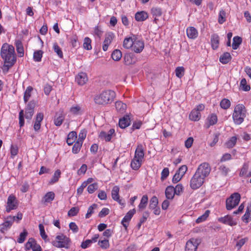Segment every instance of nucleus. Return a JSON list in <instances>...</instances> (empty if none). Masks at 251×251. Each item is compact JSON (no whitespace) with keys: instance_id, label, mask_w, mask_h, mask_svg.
Segmentation results:
<instances>
[{"instance_id":"f257e3e1","label":"nucleus","mask_w":251,"mask_h":251,"mask_svg":"<svg viewBox=\"0 0 251 251\" xmlns=\"http://www.w3.org/2000/svg\"><path fill=\"white\" fill-rule=\"evenodd\" d=\"M0 56L3 60L2 70L7 72L16 63L17 57L13 46L7 43L2 45L0 50Z\"/></svg>"},{"instance_id":"f03ea898","label":"nucleus","mask_w":251,"mask_h":251,"mask_svg":"<svg viewBox=\"0 0 251 251\" xmlns=\"http://www.w3.org/2000/svg\"><path fill=\"white\" fill-rule=\"evenodd\" d=\"M145 156V149L143 145L138 144L130 163L131 168L134 170H138L143 163Z\"/></svg>"},{"instance_id":"7ed1b4c3","label":"nucleus","mask_w":251,"mask_h":251,"mask_svg":"<svg viewBox=\"0 0 251 251\" xmlns=\"http://www.w3.org/2000/svg\"><path fill=\"white\" fill-rule=\"evenodd\" d=\"M116 97L114 91L108 90L102 92L100 94L96 95L94 98L95 102L100 105H104L111 103Z\"/></svg>"},{"instance_id":"20e7f679","label":"nucleus","mask_w":251,"mask_h":251,"mask_svg":"<svg viewBox=\"0 0 251 251\" xmlns=\"http://www.w3.org/2000/svg\"><path fill=\"white\" fill-rule=\"evenodd\" d=\"M246 117V110L242 104L237 105L233 111L232 118L236 125L241 124Z\"/></svg>"},{"instance_id":"39448f33","label":"nucleus","mask_w":251,"mask_h":251,"mask_svg":"<svg viewBox=\"0 0 251 251\" xmlns=\"http://www.w3.org/2000/svg\"><path fill=\"white\" fill-rule=\"evenodd\" d=\"M52 245L58 248L69 249L71 245L70 239L67 236L59 234L57 235L52 241Z\"/></svg>"},{"instance_id":"423d86ee","label":"nucleus","mask_w":251,"mask_h":251,"mask_svg":"<svg viewBox=\"0 0 251 251\" xmlns=\"http://www.w3.org/2000/svg\"><path fill=\"white\" fill-rule=\"evenodd\" d=\"M240 195L235 193L231 195L226 201V207L227 210H231L236 206L240 200Z\"/></svg>"},{"instance_id":"0eeeda50","label":"nucleus","mask_w":251,"mask_h":251,"mask_svg":"<svg viewBox=\"0 0 251 251\" xmlns=\"http://www.w3.org/2000/svg\"><path fill=\"white\" fill-rule=\"evenodd\" d=\"M205 108L203 104H200L194 108L189 114V119L192 121H198L201 118V112Z\"/></svg>"},{"instance_id":"6e6552de","label":"nucleus","mask_w":251,"mask_h":251,"mask_svg":"<svg viewBox=\"0 0 251 251\" xmlns=\"http://www.w3.org/2000/svg\"><path fill=\"white\" fill-rule=\"evenodd\" d=\"M204 180L205 179L199 176L197 174L195 173L190 180V187L193 190L197 189L202 186Z\"/></svg>"},{"instance_id":"1a4fd4ad","label":"nucleus","mask_w":251,"mask_h":251,"mask_svg":"<svg viewBox=\"0 0 251 251\" xmlns=\"http://www.w3.org/2000/svg\"><path fill=\"white\" fill-rule=\"evenodd\" d=\"M210 171L211 168L209 164L204 162L199 165L195 173L205 179L209 175Z\"/></svg>"},{"instance_id":"9d476101","label":"nucleus","mask_w":251,"mask_h":251,"mask_svg":"<svg viewBox=\"0 0 251 251\" xmlns=\"http://www.w3.org/2000/svg\"><path fill=\"white\" fill-rule=\"evenodd\" d=\"M18 207V202L16 198L13 195L9 196L6 206V211L9 212L12 210L16 209Z\"/></svg>"},{"instance_id":"9b49d317","label":"nucleus","mask_w":251,"mask_h":251,"mask_svg":"<svg viewBox=\"0 0 251 251\" xmlns=\"http://www.w3.org/2000/svg\"><path fill=\"white\" fill-rule=\"evenodd\" d=\"M133 42L132 50L136 53H140L144 48V41L136 36Z\"/></svg>"},{"instance_id":"f8f14e48","label":"nucleus","mask_w":251,"mask_h":251,"mask_svg":"<svg viewBox=\"0 0 251 251\" xmlns=\"http://www.w3.org/2000/svg\"><path fill=\"white\" fill-rule=\"evenodd\" d=\"M25 249L26 251L32 250V251H42L41 246L37 244L34 239L30 238L25 244Z\"/></svg>"},{"instance_id":"ddd939ff","label":"nucleus","mask_w":251,"mask_h":251,"mask_svg":"<svg viewBox=\"0 0 251 251\" xmlns=\"http://www.w3.org/2000/svg\"><path fill=\"white\" fill-rule=\"evenodd\" d=\"M119 191L120 188L119 186H114L111 191V197L113 200L118 202L120 205L124 206L125 205V201L122 199H120Z\"/></svg>"},{"instance_id":"4468645a","label":"nucleus","mask_w":251,"mask_h":251,"mask_svg":"<svg viewBox=\"0 0 251 251\" xmlns=\"http://www.w3.org/2000/svg\"><path fill=\"white\" fill-rule=\"evenodd\" d=\"M187 171V167L186 165L181 166L175 174L173 178V182L177 183L180 181Z\"/></svg>"},{"instance_id":"2eb2a0df","label":"nucleus","mask_w":251,"mask_h":251,"mask_svg":"<svg viewBox=\"0 0 251 251\" xmlns=\"http://www.w3.org/2000/svg\"><path fill=\"white\" fill-rule=\"evenodd\" d=\"M14 222V218H12V216H8L5 218L4 222L0 225L1 232L4 233L5 231L9 229Z\"/></svg>"},{"instance_id":"dca6fc26","label":"nucleus","mask_w":251,"mask_h":251,"mask_svg":"<svg viewBox=\"0 0 251 251\" xmlns=\"http://www.w3.org/2000/svg\"><path fill=\"white\" fill-rule=\"evenodd\" d=\"M199 243L197 239H191L186 244L185 251H196Z\"/></svg>"},{"instance_id":"f3484780","label":"nucleus","mask_w":251,"mask_h":251,"mask_svg":"<svg viewBox=\"0 0 251 251\" xmlns=\"http://www.w3.org/2000/svg\"><path fill=\"white\" fill-rule=\"evenodd\" d=\"M218 121L217 115L214 113L210 114L206 118L205 123V126L206 128H209L210 126L215 125Z\"/></svg>"},{"instance_id":"a211bd4d","label":"nucleus","mask_w":251,"mask_h":251,"mask_svg":"<svg viewBox=\"0 0 251 251\" xmlns=\"http://www.w3.org/2000/svg\"><path fill=\"white\" fill-rule=\"evenodd\" d=\"M114 133L115 130L113 128H111L107 132L101 131L99 134V137L101 139L109 142L111 140Z\"/></svg>"},{"instance_id":"6ab92c4d","label":"nucleus","mask_w":251,"mask_h":251,"mask_svg":"<svg viewBox=\"0 0 251 251\" xmlns=\"http://www.w3.org/2000/svg\"><path fill=\"white\" fill-rule=\"evenodd\" d=\"M135 212L134 208L129 210L123 219L122 224L126 228L127 227L128 223L130 221Z\"/></svg>"},{"instance_id":"aec40b11","label":"nucleus","mask_w":251,"mask_h":251,"mask_svg":"<svg viewBox=\"0 0 251 251\" xmlns=\"http://www.w3.org/2000/svg\"><path fill=\"white\" fill-rule=\"evenodd\" d=\"M114 35L112 33H108L105 34L102 46V50L103 51H105L107 50L108 46L111 44Z\"/></svg>"},{"instance_id":"412c9836","label":"nucleus","mask_w":251,"mask_h":251,"mask_svg":"<svg viewBox=\"0 0 251 251\" xmlns=\"http://www.w3.org/2000/svg\"><path fill=\"white\" fill-rule=\"evenodd\" d=\"M55 198V194L53 192H49L47 193L41 200V202L43 204H47L51 203Z\"/></svg>"},{"instance_id":"4be33fe9","label":"nucleus","mask_w":251,"mask_h":251,"mask_svg":"<svg viewBox=\"0 0 251 251\" xmlns=\"http://www.w3.org/2000/svg\"><path fill=\"white\" fill-rule=\"evenodd\" d=\"M218 221L221 223L230 226H232L236 224V223L234 222L231 217L229 215H226L224 217H220L218 219Z\"/></svg>"},{"instance_id":"5701e85b","label":"nucleus","mask_w":251,"mask_h":251,"mask_svg":"<svg viewBox=\"0 0 251 251\" xmlns=\"http://www.w3.org/2000/svg\"><path fill=\"white\" fill-rule=\"evenodd\" d=\"M136 35H132L129 37H126L123 42V47L126 49H130L133 46V40H135Z\"/></svg>"},{"instance_id":"b1692460","label":"nucleus","mask_w":251,"mask_h":251,"mask_svg":"<svg viewBox=\"0 0 251 251\" xmlns=\"http://www.w3.org/2000/svg\"><path fill=\"white\" fill-rule=\"evenodd\" d=\"M44 118V114L42 113L37 114L36 120L34 125V129L35 131H38L41 127V123Z\"/></svg>"},{"instance_id":"393cba45","label":"nucleus","mask_w":251,"mask_h":251,"mask_svg":"<svg viewBox=\"0 0 251 251\" xmlns=\"http://www.w3.org/2000/svg\"><path fill=\"white\" fill-rule=\"evenodd\" d=\"M186 33L188 38L190 39H196L198 35V32L196 28L190 26L187 28Z\"/></svg>"},{"instance_id":"a878e982","label":"nucleus","mask_w":251,"mask_h":251,"mask_svg":"<svg viewBox=\"0 0 251 251\" xmlns=\"http://www.w3.org/2000/svg\"><path fill=\"white\" fill-rule=\"evenodd\" d=\"M16 51L19 57H22L24 55V49L22 42L20 40H17L15 42Z\"/></svg>"},{"instance_id":"bb28decb","label":"nucleus","mask_w":251,"mask_h":251,"mask_svg":"<svg viewBox=\"0 0 251 251\" xmlns=\"http://www.w3.org/2000/svg\"><path fill=\"white\" fill-rule=\"evenodd\" d=\"M148 202V196L147 195H145L142 197V198L140 201V202L138 206V210L139 211H142L143 210H144L146 208V207L147 205Z\"/></svg>"},{"instance_id":"cd10ccee","label":"nucleus","mask_w":251,"mask_h":251,"mask_svg":"<svg viewBox=\"0 0 251 251\" xmlns=\"http://www.w3.org/2000/svg\"><path fill=\"white\" fill-rule=\"evenodd\" d=\"M148 17V13L144 11L138 12L135 14V18L138 22H142L146 20Z\"/></svg>"},{"instance_id":"c85d7f7f","label":"nucleus","mask_w":251,"mask_h":251,"mask_svg":"<svg viewBox=\"0 0 251 251\" xmlns=\"http://www.w3.org/2000/svg\"><path fill=\"white\" fill-rule=\"evenodd\" d=\"M175 195V190L174 187L172 186H168L165 190V196L167 199H173Z\"/></svg>"},{"instance_id":"c756f323","label":"nucleus","mask_w":251,"mask_h":251,"mask_svg":"<svg viewBox=\"0 0 251 251\" xmlns=\"http://www.w3.org/2000/svg\"><path fill=\"white\" fill-rule=\"evenodd\" d=\"M70 112L74 115H81L82 112L81 107L77 104L73 105L70 109Z\"/></svg>"},{"instance_id":"7c9ffc66","label":"nucleus","mask_w":251,"mask_h":251,"mask_svg":"<svg viewBox=\"0 0 251 251\" xmlns=\"http://www.w3.org/2000/svg\"><path fill=\"white\" fill-rule=\"evenodd\" d=\"M211 44L213 50L217 49L219 44V37L217 34H214L211 35Z\"/></svg>"},{"instance_id":"2f4dec72","label":"nucleus","mask_w":251,"mask_h":251,"mask_svg":"<svg viewBox=\"0 0 251 251\" xmlns=\"http://www.w3.org/2000/svg\"><path fill=\"white\" fill-rule=\"evenodd\" d=\"M242 220L247 223L251 220V203L247 206L246 213L242 217Z\"/></svg>"},{"instance_id":"473e14b6","label":"nucleus","mask_w":251,"mask_h":251,"mask_svg":"<svg viewBox=\"0 0 251 251\" xmlns=\"http://www.w3.org/2000/svg\"><path fill=\"white\" fill-rule=\"evenodd\" d=\"M115 107L118 112L121 113H124L126 111V105L121 101H118L116 102Z\"/></svg>"},{"instance_id":"72a5a7b5","label":"nucleus","mask_w":251,"mask_h":251,"mask_svg":"<svg viewBox=\"0 0 251 251\" xmlns=\"http://www.w3.org/2000/svg\"><path fill=\"white\" fill-rule=\"evenodd\" d=\"M77 138V133L75 131H71L68 135L67 143L68 145H72Z\"/></svg>"},{"instance_id":"f704fd0d","label":"nucleus","mask_w":251,"mask_h":251,"mask_svg":"<svg viewBox=\"0 0 251 251\" xmlns=\"http://www.w3.org/2000/svg\"><path fill=\"white\" fill-rule=\"evenodd\" d=\"M33 88L31 86H28L24 92V100L25 103H26L30 99L31 96V92Z\"/></svg>"},{"instance_id":"c9c22d12","label":"nucleus","mask_w":251,"mask_h":251,"mask_svg":"<svg viewBox=\"0 0 251 251\" xmlns=\"http://www.w3.org/2000/svg\"><path fill=\"white\" fill-rule=\"evenodd\" d=\"M61 171L60 170H57L55 171L54 175L49 182L50 184H54V183L57 182L60 177L61 176Z\"/></svg>"},{"instance_id":"e433bc0d","label":"nucleus","mask_w":251,"mask_h":251,"mask_svg":"<svg viewBox=\"0 0 251 251\" xmlns=\"http://www.w3.org/2000/svg\"><path fill=\"white\" fill-rule=\"evenodd\" d=\"M231 57L229 53L225 52L220 58V61L223 64H226L231 60Z\"/></svg>"},{"instance_id":"4c0bfd02","label":"nucleus","mask_w":251,"mask_h":251,"mask_svg":"<svg viewBox=\"0 0 251 251\" xmlns=\"http://www.w3.org/2000/svg\"><path fill=\"white\" fill-rule=\"evenodd\" d=\"M242 41V38L239 36H235L233 39V43L232 47L233 50H236L241 44Z\"/></svg>"},{"instance_id":"58836bf2","label":"nucleus","mask_w":251,"mask_h":251,"mask_svg":"<svg viewBox=\"0 0 251 251\" xmlns=\"http://www.w3.org/2000/svg\"><path fill=\"white\" fill-rule=\"evenodd\" d=\"M119 126L121 128H125L129 125V119L128 118L124 117L120 119L119 121Z\"/></svg>"},{"instance_id":"ea45409f","label":"nucleus","mask_w":251,"mask_h":251,"mask_svg":"<svg viewBox=\"0 0 251 251\" xmlns=\"http://www.w3.org/2000/svg\"><path fill=\"white\" fill-rule=\"evenodd\" d=\"M122 56V52L119 50H114L111 54L112 58L115 61H119Z\"/></svg>"},{"instance_id":"a19ab883","label":"nucleus","mask_w":251,"mask_h":251,"mask_svg":"<svg viewBox=\"0 0 251 251\" xmlns=\"http://www.w3.org/2000/svg\"><path fill=\"white\" fill-rule=\"evenodd\" d=\"M240 87L241 89L244 91H249L251 89V86L248 84L247 79H241Z\"/></svg>"},{"instance_id":"79ce46f5","label":"nucleus","mask_w":251,"mask_h":251,"mask_svg":"<svg viewBox=\"0 0 251 251\" xmlns=\"http://www.w3.org/2000/svg\"><path fill=\"white\" fill-rule=\"evenodd\" d=\"M82 143L81 141H77L75 143V144L73 147L72 152L75 154L77 153L79 151L82 147Z\"/></svg>"},{"instance_id":"37998d69","label":"nucleus","mask_w":251,"mask_h":251,"mask_svg":"<svg viewBox=\"0 0 251 251\" xmlns=\"http://www.w3.org/2000/svg\"><path fill=\"white\" fill-rule=\"evenodd\" d=\"M83 46L87 50L92 49L91 40L89 37H85L84 38Z\"/></svg>"},{"instance_id":"c03bdc74","label":"nucleus","mask_w":251,"mask_h":251,"mask_svg":"<svg viewBox=\"0 0 251 251\" xmlns=\"http://www.w3.org/2000/svg\"><path fill=\"white\" fill-rule=\"evenodd\" d=\"M220 106L222 108L224 109H227L230 106V101L228 99H224L221 100L220 102Z\"/></svg>"},{"instance_id":"a18cd8bd","label":"nucleus","mask_w":251,"mask_h":251,"mask_svg":"<svg viewBox=\"0 0 251 251\" xmlns=\"http://www.w3.org/2000/svg\"><path fill=\"white\" fill-rule=\"evenodd\" d=\"M53 49L54 52L56 53V54L60 58L63 57V54L62 50L56 43L53 44Z\"/></svg>"},{"instance_id":"49530a36","label":"nucleus","mask_w":251,"mask_h":251,"mask_svg":"<svg viewBox=\"0 0 251 251\" xmlns=\"http://www.w3.org/2000/svg\"><path fill=\"white\" fill-rule=\"evenodd\" d=\"M237 142V138L235 136H233L228 140L226 143V146L228 148H232L233 147Z\"/></svg>"},{"instance_id":"de8ad7c7","label":"nucleus","mask_w":251,"mask_h":251,"mask_svg":"<svg viewBox=\"0 0 251 251\" xmlns=\"http://www.w3.org/2000/svg\"><path fill=\"white\" fill-rule=\"evenodd\" d=\"M151 13L153 16L160 17L162 14V10L159 7H152L151 9Z\"/></svg>"},{"instance_id":"09e8293b","label":"nucleus","mask_w":251,"mask_h":251,"mask_svg":"<svg viewBox=\"0 0 251 251\" xmlns=\"http://www.w3.org/2000/svg\"><path fill=\"white\" fill-rule=\"evenodd\" d=\"M97 207V205L96 204H93L91 206H90L88 209L87 212L85 215L86 218H89L91 215L94 212V209H95Z\"/></svg>"},{"instance_id":"8fccbe9b","label":"nucleus","mask_w":251,"mask_h":251,"mask_svg":"<svg viewBox=\"0 0 251 251\" xmlns=\"http://www.w3.org/2000/svg\"><path fill=\"white\" fill-rule=\"evenodd\" d=\"M209 213H210L209 210H206L205 212H204V213L202 215L200 216L196 220V222L197 223H201V222L205 221L206 219H207V218L208 217V216L209 215Z\"/></svg>"},{"instance_id":"3c124183","label":"nucleus","mask_w":251,"mask_h":251,"mask_svg":"<svg viewBox=\"0 0 251 251\" xmlns=\"http://www.w3.org/2000/svg\"><path fill=\"white\" fill-rule=\"evenodd\" d=\"M43 51L41 50H36L34 52L33 58L36 61L39 62L42 57Z\"/></svg>"},{"instance_id":"603ef678","label":"nucleus","mask_w":251,"mask_h":251,"mask_svg":"<svg viewBox=\"0 0 251 251\" xmlns=\"http://www.w3.org/2000/svg\"><path fill=\"white\" fill-rule=\"evenodd\" d=\"M27 234L28 233L27 231L25 229H24L23 232L20 233V236L17 239V242L19 243H23L25 241Z\"/></svg>"},{"instance_id":"864d4df0","label":"nucleus","mask_w":251,"mask_h":251,"mask_svg":"<svg viewBox=\"0 0 251 251\" xmlns=\"http://www.w3.org/2000/svg\"><path fill=\"white\" fill-rule=\"evenodd\" d=\"M79 211V208L78 207H73L69 210L68 215L69 217L75 216L77 214Z\"/></svg>"},{"instance_id":"5fc2aeb1","label":"nucleus","mask_w":251,"mask_h":251,"mask_svg":"<svg viewBox=\"0 0 251 251\" xmlns=\"http://www.w3.org/2000/svg\"><path fill=\"white\" fill-rule=\"evenodd\" d=\"M64 119V116L61 114L59 116L56 117L54 120V125L56 126H60Z\"/></svg>"},{"instance_id":"6e6d98bb","label":"nucleus","mask_w":251,"mask_h":251,"mask_svg":"<svg viewBox=\"0 0 251 251\" xmlns=\"http://www.w3.org/2000/svg\"><path fill=\"white\" fill-rule=\"evenodd\" d=\"M158 203V201L157 198L155 196L152 197L150 201V208H155V207L157 206Z\"/></svg>"},{"instance_id":"4d7b16f0","label":"nucleus","mask_w":251,"mask_h":251,"mask_svg":"<svg viewBox=\"0 0 251 251\" xmlns=\"http://www.w3.org/2000/svg\"><path fill=\"white\" fill-rule=\"evenodd\" d=\"M100 246L103 249H106L109 247V241L107 239L100 240L98 243Z\"/></svg>"},{"instance_id":"13d9d810","label":"nucleus","mask_w":251,"mask_h":251,"mask_svg":"<svg viewBox=\"0 0 251 251\" xmlns=\"http://www.w3.org/2000/svg\"><path fill=\"white\" fill-rule=\"evenodd\" d=\"M98 188V184L96 183H94L91 184H90L87 187V191L89 193L92 194L93 193L95 190H97Z\"/></svg>"},{"instance_id":"bf43d9fd","label":"nucleus","mask_w":251,"mask_h":251,"mask_svg":"<svg viewBox=\"0 0 251 251\" xmlns=\"http://www.w3.org/2000/svg\"><path fill=\"white\" fill-rule=\"evenodd\" d=\"M184 72V69L182 67H178L176 69V76L178 78H181L183 76Z\"/></svg>"},{"instance_id":"052dcab7","label":"nucleus","mask_w":251,"mask_h":251,"mask_svg":"<svg viewBox=\"0 0 251 251\" xmlns=\"http://www.w3.org/2000/svg\"><path fill=\"white\" fill-rule=\"evenodd\" d=\"M225 16H226L225 11L223 10H221L219 12V19H218V22L220 24H222L225 22V21H226Z\"/></svg>"},{"instance_id":"680f3d73","label":"nucleus","mask_w":251,"mask_h":251,"mask_svg":"<svg viewBox=\"0 0 251 251\" xmlns=\"http://www.w3.org/2000/svg\"><path fill=\"white\" fill-rule=\"evenodd\" d=\"M249 168V166L247 164H244L242 167V168L241 169L240 172V176H245L248 173Z\"/></svg>"},{"instance_id":"e2e57ef3","label":"nucleus","mask_w":251,"mask_h":251,"mask_svg":"<svg viewBox=\"0 0 251 251\" xmlns=\"http://www.w3.org/2000/svg\"><path fill=\"white\" fill-rule=\"evenodd\" d=\"M174 190H175V194L176 195H180L183 191V187L180 184H177L175 187H174Z\"/></svg>"},{"instance_id":"0e129e2a","label":"nucleus","mask_w":251,"mask_h":251,"mask_svg":"<svg viewBox=\"0 0 251 251\" xmlns=\"http://www.w3.org/2000/svg\"><path fill=\"white\" fill-rule=\"evenodd\" d=\"M39 228L41 236L43 239L46 240L48 236L46 234L44 226L40 224L39 225Z\"/></svg>"},{"instance_id":"69168bd1","label":"nucleus","mask_w":251,"mask_h":251,"mask_svg":"<svg viewBox=\"0 0 251 251\" xmlns=\"http://www.w3.org/2000/svg\"><path fill=\"white\" fill-rule=\"evenodd\" d=\"M219 170L224 176H226L230 171L229 169L224 165H221L219 167Z\"/></svg>"},{"instance_id":"338daca9","label":"nucleus","mask_w":251,"mask_h":251,"mask_svg":"<svg viewBox=\"0 0 251 251\" xmlns=\"http://www.w3.org/2000/svg\"><path fill=\"white\" fill-rule=\"evenodd\" d=\"M169 175V170L168 168H165L163 169L161 172V178L162 180L165 179Z\"/></svg>"},{"instance_id":"774afa93","label":"nucleus","mask_w":251,"mask_h":251,"mask_svg":"<svg viewBox=\"0 0 251 251\" xmlns=\"http://www.w3.org/2000/svg\"><path fill=\"white\" fill-rule=\"evenodd\" d=\"M87 169V166L86 164H83L81 167L77 171V175H84Z\"/></svg>"}]
</instances>
